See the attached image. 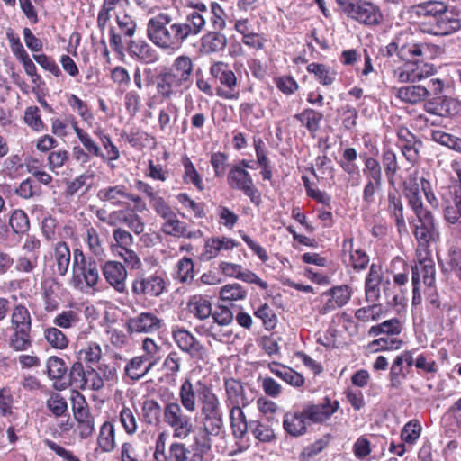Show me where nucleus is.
Listing matches in <instances>:
<instances>
[{
  "label": "nucleus",
  "instance_id": "obj_1",
  "mask_svg": "<svg viewBox=\"0 0 461 461\" xmlns=\"http://www.w3.org/2000/svg\"><path fill=\"white\" fill-rule=\"evenodd\" d=\"M178 398L183 408L190 413L197 409L196 398L200 402V424L203 436V447L210 449L212 437L219 436L224 427L223 410L218 395L212 388L202 380L193 383L190 377H185L178 389Z\"/></svg>",
  "mask_w": 461,
  "mask_h": 461
},
{
  "label": "nucleus",
  "instance_id": "obj_2",
  "mask_svg": "<svg viewBox=\"0 0 461 461\" xmlns=\"http://www.w3.org/2000/svg\"><path fill=\"white\" fill-rule=\"evenodd\" d=\"M193 61L185 55L178 56L171 67H164L153 77L156 94L148 102L151 108L156 100L171 101L181 95L192 84Z\"/></svg>",
  "mask_w": 461,
  "mask_h": 461
},
{
  "label": "nucleus",
  "instance_id": "obj_3",
  "mask_svg": "<svg viewBox=\"0 0 461 461\" xmlns=\"http://www.w3.org/2000/svg\"><path fill=\"white\" fill-rule=\"evenodd\" d=\"M99 269L97 263L91 258H86L81 249H75L72 261V277L70 285L78 290L85 287L92 288L99 281Z\"/></svg>",
  "mask_w": 461,
  "mask_h": 461
},
{
  "label": "nucleus",
  "instance_id": "obj_4",
  "mask_svg": "<svg viewBox=\"0 0 461 461\" xmlns=\"http://www.w3.org/2000/svg\"><path fill=\"white\" fill-rule=\"evenodd\" d=\"M185 411L181 402H169L163 408V420L176 438L185 439L194 430L192 417Z\"/></svg>",
  "mask_w": 461,
  "mask_h": 461
},
{
  "label": "nucleus",
  "instance_id": "obj_5",
  "mask_svg": "<svg viewBox=\"0 0 461 461\" xmlns=\"http://www.w3.org/2000/svg\"><path fill=\"white\" fill-rule=\"evenodd\" d=\"M170 22H172V16L168 14H158L149 20L147 35L158 48L164 50L176 51L177 49L171 32Z\"/></svg>",
  "mask_w": 461,
  "mask_h": 461
},
{
  "label": "nucleus",
  "instance_id": "obj_6",
  "mask_svg": "<svg viewBox=\"0 0 461 461\" xmlns=\"http://www.w3.org/2000/svg\"><path fill=\"white\" fill-rule=\"evenodd\" d=\"M410 223L412 225V232L417 241L416 251H431V244L438 242L440 239L434 214L430 212L416 217Z\"/></svg>",
  "mask_w": 461,
  "mask_h": 461
},
{
  "label": "nucleus",
  "instance_id": "obj_7",
  "mask_svg": "<svg viewBox=\"0 0 461 461\" xmlns=\"http://www.w3.org/2000/svg\"><path fill=\"white\" fill-rule=\"evenodd\" d=\"M172 338L179 349L186 353L192 359L205 361L207 358L206 348L186 329L174 328Z\"/></svg>",
  "mask_w": 461,
  "mask_h": 461
},
{
  "label": "nucleus",
  "instance_id": "obj_8",
  "mask_svg": "<svg viewBox=\"0 0 461 461\" xmlns=\"http://www.w3.org/2000/svg\"><path fill=\"white\" fill-rule=\"evenodd\" d=\"M348 15L366 25H376L383 20V14L378 6L364 0H353L345 7Z\"/></svg>",
  "mask_w": 461,
  "mask_h": 461
},
{
  "label": "nucleus",
  "instance_id": "obj_9",
  "mask_svg": "<svg viewBox=\"0 0 461 461\" xmlns=\"http://www.w3.org/2000/svg\"><path fill=\"white\" fill-rule=\"evenodd\" d=\"M227 182L231 189L241 191L251 203L259 204L260 194L254 185L250 174L242 167H232L228 173Z\"/></svg>",
  "mask_w": 461,
  "mask_h": 461
},
{
  "label": "nucleus",
  "instance_id": "obj_10",
  "mask_svg": "<svg viewBox=\"0 0 461 461\" xmlns=\"http://www.w3.org/2000/svg\"><path fill=\"white\" fill-rule=\"evenodd\" d=\"M441 9L426 32L438 36H447L457 32L461 28L458 14L445 2Z\"/></svg>",
  "mask_w": 461,
  "mask_h": 461
},
{
  "label": "nucleus",
  "instance_id": "obj_11",
  "mask_svg": "<svg viewBox=\"0 0 461 461\" xmlns=\"http://www.w3.org/2000/svg\"><path fill=\"white\" fill-rule=\"evenodd\" d=\"M416 263L411 267L412 283L420 285L422 279L424 285L432 287L436 282L435 262L431 251H416Z\"/></svg>",
  "mask_w": 461,
  "mask_h": 461
},
{
  "label": "nucleus",
  "instance_id": "obj_12",
  "mask_svg": "<svg viewBox=\"0 0 461 461\" xmlns=\"http://www.w3.org/2000/svg\"><path fill=\"white\" fill-rule=\"evenodd\" d=\"M163 326V320L151 312H143L128 319L126 330L129 334H152Z\"/></svg>",
  "mask_w": 461,
  "mask_h": 461
},
{
  "label": "nucleus",
  "instance_id": "obj_13",
  "mask_svg": "<svg viewBox=\"0 0 461 461\" xmlns=\"http://www.w3.org/2000/svg\"><path fill=\"white\" fill-rule=\"evenodd\" d=\"M166 288V282L162 276L153 274L140 275L132 282V293L138 296H159Z\"/></svg>",
  "mask_w": 461,
  "mask_h": 461
},
{
  "label": "nucleus",
  "instance_id": "obj_14",
  "mask_svg": "<svg viewBox=\"0 0 461 461\" xmlns=\"http://www.w3.org/2000/svg\"><path fill=\"white\" fill-rule=\"evenodd\" d=\"M322 296L327 297V300L320 308L319 312L324 315L345 306L352 296V289L347 285L333 286Z\"/></svg>",
  "mask_w": 461,
  "mask_h": 461
},
{
  "label": "nucleus",
  "instance_id": "obj_15",
  "mask_svg": "<svg viewBox=\"0 0 461 461\" xmlns=\"http://www.w3.org/2000/svg\"><path fill=\"white\" fill-rule=\"evenodd\" d=\"M210 14L204 4H198L190 11L182 22L185 33L190 38L197 37L205 28Z\"/></svg>",
  "mask_w": 461,
  "mask_h": 461
},
{
  "label": "nucleus",
  "instance_id": "obj_16",
  "mask_svg": "<svg viewBox=\"0 0 461 461\" xmlns=\"http://www.w3.org/2000/svg\"><path fill=\"white\" fill-rule=\"evenodd\" d=\"M210 72L215 78L219 79L221 85L229 88L228 91L218 90V95L225 99L237 98V95L231 93L237 86V77L234 72L230 69L227 63L222 61L213 63L210 68Z\"/></svg>",
  "mask_w": 461,
  "mask_h": 461
},
{
  "label": "nucleus",
  "instance_id": "obj_17",
  "mask_svg": "<svg viewBox=\"0 0 461 461\" xmlns=\"http://www.w3.org/2000/svg\"><path fill=\"white\" fill-rule=\"evenodd\" d=\"M403 194L407 200L408 206L416 217L430 213L424 206L420 191V184L416 176H411L403 184Z\"/></svg>",
  "mask_w": 461,
  "mask_h": 461
},
{
  "label": "nucleus",
  "instance_id": "obj_18",
  "mask_svg": "<svg viewBox=\"0 0 461 461\" xmlns=\"http://www.w3.org/2000/svg\"><path fill=\"white\" fill-rule=\"evenodd\" d=\"M103 275L107 283L119 293L126 290L127 271L124 265L119 261L109 260L102 267Z\"/></svg>",
  "mask_w": 461,
  "mask_h": 461
},
{
  "label": "nucleus",
  "instance_id": "obj_19",
  "mask_svg": "<svg viewBox=\"0 0 461 461\" xmlns=\"http://www.w3.org/2000/svg\"><path fill=\"white\" fill-rule=\"evenodd\" d=\"M339 408L338 401L331 402L330 399L325 398L323 402L307 405L303 408V411L310 422L321 423L330 419Z\"/></svg>",
  "mask_w": 461,
  "mask_h": 461
},
{
  "label": "nucleus",
  "instance_id": "obj_20",
  "mask_svg": "<svg viewBox=\"0 0 461 461\" xmlns=\"http://www.w3.org/2000/svg\"><path fill=\"white\" fill-rule=\"evenodd\" d=\"M226 403L230 407H246L252 399L249 398L244 384L234 378L224 379Z\"/></svg>",
  "mask_w": 461,
  "mask_h": 461
},
{
  "label": "nucleus",
  "instance_id": "obj_21",
  "mask_svg": "<svg viewBox=\"0 0 461 461\" xmlns=\"http://www.w3.org/2000/svg\"><path fill=\"white\" fill-rule=\"evenodd\" d=\"M163 219L165 221L161 225V231L164 234L175 238L192 239L197 237V232L189 230L186 223L178 220L175 212Z\"/></svg>",
  "mask_w": 461,
  "mask_h": 461
},
{
  "label": "nucleus",
  "instance_id": "obj_22",
  "mask_svg": "<svg viewBox=\"0 0 461 461\" xmlns=\"http://www.w3.org/2000/svg\"><path fill=\"white\" fill-rule=\"evenodd\" d=\"M127 191L128 188L124 185L107 186L97 192V198L113 207H123L126 206Z\"/></svg>",
  "mask_w": 461,
  "mask_h": 461
},
{
  "label": "nucleus",
  "instance_id": "obj_23",
  "mask_svg": "<svg viewBox=\"0 0 461 461\" xmlns=\"http://www.w3.org/2000/svg\"><path fill=\"white\" fill-rule=\"evenodd\" d=\"M227 45L226 36L220 31H212L201 38L200 51L203 54L210 55L222 51Z\"/></svg>",
  "mask_w": 461,
  "mask_h": 461
},
{
  "label": "nucleus",
  "instance_id": "obj_24",
  "mask_svg": "<svg viewBox=\"0 0 461 461\" xmlns=\"http://www.w3.org/2000/svg\"><path fill=\"white\" fill-rule=\"evenodd\" d=\"M307 417L304 411L287 412L284 416L283 428L286 433L293 437H299L305 434Z\"/></svg>",
  "mask_w": 461,
  "mask_h": 461
},
{
  "label": "nucleus",
  "instance_id": "obj_25",
  "mask_svg": "<svg viewBox=\"0 0 461 461\" xmlns=\"http://www.w3.org/2000/svg\"><path fill=\"white\" fill-rule=\"evenodd\" d=\"M387 212L395 221L398 231L406 230L403 203L402 197L396 192L388 193Z\"/></svg>",
  "mask_w": 461,
  "mask_h": 461
},
{
  "label": "nucleus",
  "instance_id": "obj_26",
  "mask_svg": "<svg viewBox=\"0 0 461 461\" xmlns=\"http://www.w3.org/2000/svg\"><path fill=\"white\" fill-rule=\"evenodd\" d=\"M237 246L234 240L228 237L212 238L206 240L202 253L204 260L216 258L221 250H230Z\"/></svg>",
  "mask_w": 461,
  "mask_h": 461
},
{
  "label": "nucleus",
  "instance_id": "obj_27",
  "mask_svg": "<svg viewBox=\"0 0 461 461\" xmlns=\"http://www.w3.org/2000/svg\"><path fill=\"white\" fill-rule=\"evenodd\" d=\"M155 364L156 360L149 361L147 357L138 356L127 363L124 371L131 379L137 381L146 375Z\"/></svg>",
  "mask_w": 461,
  "mask_h": 461
},
{
  "label": "nucleus",
  "instance_id": "obj_28",
  "mask_svg": "<svg viewBox=\"0 0 461 461\" xmlns=\"http://www.w3.org/2000/svg\"><path fill=\"white\" fill-rule=\"evenodd\" d=\"M52 258L56 273L64 276L68 273L71 261L70 249L65 241H58L54 245Z\"/></svg>",
  "mask_w": 461,
  "mask_h": 461
},
{
  "label": "nucleus",
  "instance_id": "obj_29",
  "mask_svg": "<svg viewBox=\"0 0 461 461\" xmlns=\"http://www.w3.org/2000/svg\"><path fill=\"white\" fill-rule=\"evenodd\" d=\"M381 268L375 264H372L368 275L365 281V292L366 301L375 303L380 296L379 285L381 282Z\"/></svg>",
  "mask_w": 461,
  "mask_h": 461
},
{
  "label": "nucleus",
  "instance_id": "obj_30",
  "mask_svg": "<svg viewBox=\"0 0 461 461\" xmlns=\"http://www.w3.org/2000/svg\"><path fill=\"white\" fill-rule=\"evenodd\" d=\"M443 1L438 0H428L413 5L408 8V14L411 17L421 18V17H431L433 20L439 14L441 8H443Z\"/></svg>",
  "mask_w": 461,
  "mask_h": 461
},
{
  "label": "nucleus",
  "instance_id": "obj_31",
  "mask_svg": "<svg viewBox=\"0 0 461 461\" xmlns=\"http://www.w3.org/2000/svg\"><path fill=\"white\" fill-rule=\"evenodd\" d=\"M398 137L402 140L400 146L402 155L410 163H415L419 158V149L421 146V141L417 140L414 135L407 131H400Z\"/></svg>",
  "mask_w": 461,
  "mask_h": 461
},
{
  "label": "nucleus",
  "instance_id": "obj_32",
  "mask_svg": "<svg viewBox=\"0 0 461 461\" xmlns=\"http://www.w3.org/2000/svg\"><path fill=\"white\" fill-rule=\"evenodd\" d=\"M268 367L271 373L292 386L300 387L304 384L303 376L288 366L272 362Z\"/></svg>",
  "mask_w": 461,
  "mask_h": 461
},
{
  "label": "nucleus",
  "instance_id": "obj_33",
  "mask_svg": "<svg viewBox=\"0 0 461 461\" xmlns=\"http://www.w3.org/2000/svg\"><path fill=\"white\" fill-rule=\"evenodd\" d=\"M396 96L406 104H416L428 97V92L422 85H410L398 88Z\"/></svg>",
  "mask_w": 461,
  "mask_h": 461
},
{
  "label": "nucleus",
  "instance_id": "obj_34",
  "mask_svg": "<svg viewBox=\"0 0 461 461\" xmlns=\"http://www.w3.org/2000/svg\"><path fill=\"white\" fill-rule=\"evenodd\" d=\"M443 218L447 224H458L461 231V189L455 190L452 203L444 205Z\"/></svg>",
  "mask_w": 461,
  "mask_h": 461
},
{
  "label": "nucleus",
  "instance_id": "obj_35",
  "mask_svg": "<svg viewBox=\"0 0 461 461\" xmlns=\"http://www.w3.org/2000/svg\"><path fill=\"white\" fill-rule=\"evenodd\" d=\"M131 53L144 63H154L158 59L157 51L145 41H131L129 46Z\"/></svg>",
  "mask_w": 461,
  "mask_h": 461
},
{
  "label": "nucleus",
  "instance_id": "obj_36",
  "mask_svg": "<svg viewBox=\"0 0 461 461\" xmlns=\"http://www.w3.org/2000/svg\"><path fill=\"white\" fill-rule=\"evenodd\" d=\"M344 253H349L350 263L354 269H365L369 263L368 255L361 249L353 248V239H346L342 244Z\"/></svg>",
  "mask_w": 461,
  "mask_h": 461
},
{
  "label": "nucleus",
  "instance_id": "obj_37",
  "mask_svg": "<svg viewBox=\"0 0 461 461\" xmlns=\"http://www.w3.org/2000/svg\"><path fill=\"white\" fill-rule=\"evenodd\" d=\"M303 127H305L312 137H315L316 132L320 129V123L323 118L321 113L313 109H304L302 113L294 116Z\"/></svg>",
  "mask_w": 461,
  "mask_h": 461
},
{
  "label": "nucleus",
  "instance_id": "obj_38",
  "mask_svg": "<svg viewBox=\"0 0 461 461\" xmlns=\"http://www.w3.org/2000/svg\"><path fill=\"white\" fill-rule=\"evenodd\" d=\"M243 407H230V418L231 429L236 438H242L249 429V422L247 421Z\"/></svg>",
  "mask_w": 461,
  "mask_h": 461
},
{
  "label": "nucleus",
  "instance_id": "obj_39",
  "mask_svg": "<svg viewBox=\"0 0 461 461\" xmlns=\"http://www.w3.org/2000/svg\"><path fill=\"white\" fill-rule=\"evenodd\" d=\"M189 312L199 320H205L212 315V303L211 302L202 296H193L187 304Z\"/></svg>",
  "mask_w": 461,
  "mask_h": 461
},
{
  "label": "nucleus",
  "instance_id": "obj_40",
  "mask_svg": "<svg viewBox=\"0 0 461 461\" xmlns=\"http://www.w3.org/2000/svg\"><path fill=\"white\" fill-rule=\"evenodd\" d=\"M8 346L16 352L26 351L32 347L31 330H11Z\"/></svg>",
  "mask_w": 461,
  "mask_h": 461
},
{
  "label": "nucleus",
  "instance_id": "obj_41",
  "mask_svg": "<svg viewBox=\"0 0 461 461\" xmlns=\"http://www.w3.org/2000/svg\"><path fill=\"white\" fill-rule=\"evenodd\" d=\"M32 318L28 309L23 305H16L11 315L10 330H31Z\"/></svg>",
  "mask_w": 461,
  "mask_h": 461
},
{
  "label": "nucleus",
  "instance_id": "obj_42",
  "mask_svg": "<svg viewBox=\"0 0 461 461\" xmlns=\"http://www.w3.org/2000/svg\"><path fill=\"white\" fill-rule=\"evenodd\" d=\"M168 461H203V456L197 452L192 453L183 443L175 442L169 447Z\"/></svg>",
  "mask_w": 461,
  "mask_h": 461
},
{
  "label": "nucleus",
  "instance_id": "obj_43",
  "mask_svg": "<svg viewBox=\"0 0 461 461\" xmlns=\"http://www.w3.org/2000/svg\"><path fill=\"white\" fill-rule=\"evenodd\" d=\"M307 71L314 74L319 82L324 86L333 83L336 77V72L329 66L320 63H310L307 66Z\"/></svg>",
  "mask_w": 461,
  "mask_h": 461
},
{
  "label": "nucleus",
  "instance_id": "obj_44",
  "mask_svg": "<svg viewBox=\"0 0 461 461\" xmlns=\"http://www.w3.org/2000/svg\"><path fill=\"white\" fill-rule=\"evenodd\" d=\"M97 441L103 452L108 453L114 449L115 431L112 423L106 421L102 425Z\"/></svg>",
  "mask_w": 461,
  "mask_h": 461
},
{
  "label": "nucleus",
  "instance_id": "obj_45",
  "mask_svg": "<svg viewBox=\"0 0 461 461\" xmlns=\"http://www.w3.org/2000/svg\"><path fill=\"white\" fill-rule=\"evenodd\" d=\"M417 60L404 61V63L393 70V77L400 83L416 82Z\"/></svg>",
  "mask_w": 461,
  "mask_h": 461
},
{
  "label": "nucleus",
  "instance_id": "obj_46",
  "mask_svg": "<svg viewBox=\"0 0 461 461\" xmlns=\"http://www.w3.org/2000/svg\"><path fill=\"white\" fill-rule=\"evenodd\" d=\"M361 157L364 158L363 174L366 180L375 181V184L383 182L382 167L379 161L366 155Z\"/></svg>",
  "mask_w": 461,
  "mask_h": 461
},
{
  "label": "nucleus",
  "instance_id": "obj_47",
  "mask_svg": "<svg viewBox=\"0 0 461 461\" xmlns=\"http://www.w3.org/2000/svg\"><path fill=\"white\" fill-rule=\"evenodd\" d=\"M162 411L160 404L157 401L147 399L141 406L142 420L149 425L156 424L159 420Z\"/></svg>",
  "mask_w": 461,
  "mask_h": 461
},
{
  "label": "nucleus",
  "instance_id": "obj_48",
  "mask_svg": "<svg viewBox=\"0 0 461 461\" xmlns=\"http://www.w3.org/2000/svg\"><path fill=\"white\" fill-rule=\"evenodd\" d=\"M149 448L134 447L131 443H123L121 451L122 461H146L149 456Z\"/></svg>",
  "mask_w": 461,
  "mask_h": 461
},
{
  "label": "nucleus",
  "instance_id": "obj_49",
  "mask_svg": "<svg viewBox=\"0 0 461 461\" xmlns=\"http://www.w3.org/2000/svg\"><path fill=\"white\" fill-rule=\"evenodd\" d=\"M442 270L450 272L461 282V250L450 249L447 252L445 263H442Z\"/></svg>",
  "mask_w": 461,
  "mask_h": 461
},
{
  "label": "nucleus",
  "instance_id": "obj_50",
  "mask_svg": "<svg viewBox=\"0 0 461 461\" xmlns=\"http://www.w3.org/2000/svg\"><path fill=\"white\" fill-rule=\"evenodd\" d=\"M182 163L185 168L183 175L184 182L185 184H193L198 190L203 191L204 189L203 179L194 167L193 162L188 157H185L182 159Z\"/></svg>",
  "mask_w": 461,
  "mask_h": 461
},
{
  "label": "nucleus",
  "instance_id": "obj_51",
  "mask_svg": "<svg viewBox=\"0 0 461 461\" xmlns=\"http://www.w3.org/2000/svg\"><path fill=\"white\" fill-rule=\"evenodd\" d=\"M409 370L401 362V359L394 358L389 373L390 386L398 389L402 386V382L406 379Z\"/></svg>",
  "mask_w": 461,
  "mask_h": 461
},
{
  "label": "nucleus",
  "instance_id": "obj_52",
  "mask_svg": "<svg viewBox=\"0 0 461 461\" xmlns=\"http://www.w3.org/2000/svg\"><path fill=\"white\" fill-rule=\"evenodd\" d=\"M46 407L55 417H62L68 412V403L60 393L51 392L46 401Z\"/></svg>",
  "mask_w": 461,
  "mask_h": 461
},
{
  "label": "nucleus",
  "instance_id": "obj_53",
  "mask_svg": "<svg viewBox=\"0 0 461 461\" xmlns=\"http://www.w3.org/2000/svg\"><path fill=\"white\" fill-rule=\"evenodd\" d=\"M9 225L16 234H24L29 230L30 222L24 211L16 209L12 212L9 218Z\"/></svg>",
  "mask_w": 461,
  "mask_h": 461
},
{
  "label": "nucleus",
  "instance_id": "obj_54",
  "mask_svg": "<svg viewBox=\"0 0 461 461\" xmlns=\"http://www.w3.org/2000/svg\"><path fill=\"white\" fill-rule=\"evenodd\" d=\"M73 129L77 134V137L88 154H92L95 157H103V152L97 143L87 132L79 128L77 122L73 124Z\"/></svg>",
  "mask_w": 461,
  "mask_h": 461
},
{
  "label": "nucleus",
  "instance_id": "obj_55",
  "mask_svg": "<svg viewBox=\"0 0 461 461\" xmlns=\"http://www.w3.org/2000/svg\"><path fill=\"white\" fill-rule=\"evenodd\" d=\"M44 338L50 346L56 349H64L68 345V337L56 327L45 329Z\"/></svg>",
  "mask_w": 461,
  "mask_h": 461
},
{
  "label": "nucleus",
  "instance_id": "obj_56",
  "mask_svg": "<svg viewBox=\"0 0 461 461\" xmlns=\"http://www.w3.org/2000/svg\"><path fill=\"white\" fill-rule=\"evenodd\" d=\"M98 136L100 142L106 151V154L103 153V157H100L104 161H113L120 158V151L118 148L113 144L109 135L105 134L103 131L98 130L95 131Z\"/></svg>",
  "mask_w": 461,
  "mask_h": 461
},
{
  "label": "nucleus",
  "instance_id": "obj_57",
  "mask_svg": "<svg viewBox=\"0 0 461 461\" xmlns=\"http://www.w3.org/2000/svg\"><path fill=\"white\" fill-rule=\"evenodd\" d=\"M402 331V324L400 321L396 318L385 321L379 325H375L370 328L369 335L377 336L379 334L384 333L388 336L390 335H397Z\"/></svg>",
  "mask_w": 461,
  "mask_h": 461
},
{
  "label": "nucleus",
  "instance_id": "obj_58",
  "mask_svg": "<svg viewBox=\"0 0 461 461\" xmlns=\"http://www.w3.org/2000/svg\"><path fill=\"white\" fill-rule=\"evenodd\" d=\"M249 430L261 442H271L276 438L274 430L268 425L259 420H250Z\"/></svg>",
  "mask_w": 461,
  "mask_h": 461
},
{
  "label": "nucleus",
  "instance_id": "obj_59",
  "mask_svg": "<svg viewBox=\"0 0 461 461\" xmlns=\"http://www.w3.org/2000/svg\"><path fill=\"white\" fill-rule=\"evenodd\" d=\"M421 429V425L418 420H410L401 431L402 441L405 444L413 445L420 438Z\"/></svg>",
  "mask_w": 461,
  "mask_h": 461
},
{
  "label": "nucleus",
  "instance_id": "obj_60",
  "mask_svg": "<svg viewBox=\"0 0 461 461\" xmlns=\"http://www.w3.org/2000/svg\"><path fill=\"white\" fill-rule=\"evenodd\" d=\"M247 296V290L240 284H228L221 288L220 297L223 301H239Z\"/></svg>",
  "mask_w": 461,
  "mask_h": 461
},
{
  "label": "nucleus",
  "instance_id": "obj_61",
  "mask_svg": "<svg viewBox=\"0 0 461 461\" xmlns=\"http://www.w3.org/2000/svg\"><path fill=\"white\" fill-rule=\"evenodd\" d=\"M85 240L87 243L89 250L96 257L104 255L103 241L94 227H88L86 230Z\"/></svg>",
  "mask_w": 461,
  "mask_h": 461
},
{
  "label": "nucleus",
  "instance_id": "obj_62",
  "mask_svg": "<svg viewBox=\"0 0 461 461\" xmlns=\"http://www.w3.org/2000/svg\"><path fill=\"white\" fill-rule=\"evenodd\" d=\"M255 316L262 321L266 330H273L277 323V317L274 310L267 304L264 303L259 306L254 312Z\"/></svg>",
  "mask_w": 461,
  "mask_h": 461
},
{
  "label": "nucleus",
  "instance_id": "obj_63",
  "mask_svg": "<svg viewBox=\"0 0 461 461\" xmlns=\"http://www.w3.org/2000/svg\"><path fill=\"white\" fill-rule=\"evenodd\" d=\"M80 314L73 310L63 311L53 320V323L62 329L76 327L80 321Z\"/></svg>",
  "mask_w": 461,
  "mask_h": 461
},
{
  "label": "nucleus",
  "instance_id": "obj_64",
  "mask_svg": "<svg viewBox=\"0 0 461 461\" xmlns=\"http://www.w3.org/2000/svg\"><path fill=\"white\" fill-rule=\"evenodd\" d=\"M81 361L86 363H96L102 357V348L97 342H88L85 348L78 352Z\"/></svg>",
  "mask_w": 461,
  "mask_h": 461
}]
</instances>
